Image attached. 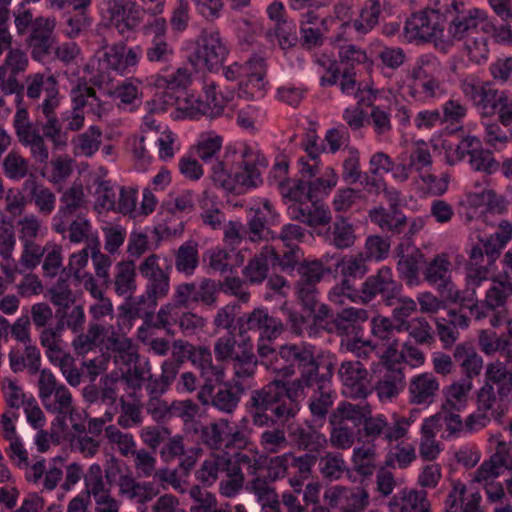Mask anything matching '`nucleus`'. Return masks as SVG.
Wrapping results in <instances>:
<instances>
[{"label":"nucleus","instance_id":"obj_44","mask_svg":"<svg viewBox=\"0 0 512 512\" xmlns=\"http://www.w3.org/2000/svg\"><path fill=\"white\" fill-rule=\"evenodd\" d=\"M338 180L339 176L331 166L326 167L322 173L319 172L315 177L306 178L312 199L320 201V198L328 196L332 189L336 187Z\"/></svg>","mask_w":512,"mask_h":512},{"label":"nucleus","instance_id":"obj_40","mask_svg":"<svg viewBox=\"0 0 512 512\" xmlns=\"http://www.w3.org/2000/svg\"><path fill=\"white\" fill-rule=\"evenodd\" d=\"M267 414L272 417L273 424L265 427H271L272 429H267L261 434L260 445L264 450L276 453L287 446V439L283 425L289 419L279 420L270 410L267 411Z\"/></svg>","mask_w":512,"mask_h":512},{"label":"nucleus","instance_id":"obj_9","mask_svg":"<svg viewBox=\"0 0 512 512\" xmlns=\"http://www.w3.org/2000/svg\"><path fill=\"white\" fill-rule=\"evenodd\" d=\"M460 89L482 117L496 115L499 107L503 106L502 101H507L505 92L495 89L490 82H479L473 78H466L461 81Z\"/></svg>","mask_w":512,"mask_h":512},{"label":"nucleus","instance_id":"obj_31","mask_svg":"<svg viewBox=\"0 0 512 512\" xmlns=\"http://www.w3.org/2000/svg\"><path fill=\"white\" fill-rule=\"evenodd\" d=\"M439 387V382L432 373H422L414 376L409 385L410 403L425 406L432 404Z\"/></svg>","mask_w":512,"mask_h":512},{"label":"nucleus","instance_id":"obj_41","mask_svg":"<svg viewBox=\"0 0 512 512\" xmlns=\"http://www.w3.org/2000/svg\"><path fill=\"white\" fill-rule=\"evenodd\" d=\"M498 390L499 395L508 396L512 389V371L503 362L489 363L485 373V384Z\"/></svg>","mask_w":512,"mask_h":512},{"label":"nucleus","instance_id":"obj_17","mask_svg":"<svg viewBox=\"0 0 512 512\" xmlns=\"http://www.w3.org/2000/svg\"><path fill=\"white\" fill-rule=\"evenodd\" d=\"M229 52L227 42L215 30L205 34L187 58L189 64H223Z\"/></svg>","mask_w":512,"mask_h":512},{"label":"nucleus","instance_id":"obj_62","mask_svg":"<svg viewBox=\"0 0 512 512\" xmlns=\"http://www.w3.org/2000/svg\"><path fill=\"white\" fill-rule=\"evenodd\" d=\"M469 165L473 171L491 175L500 169V163L494 158L493 152L484 149L483 145L469 158Z\"/></svg>","mask_w":512,"mask_h":512},{"label":"nucleus","instance_id":"obj_37","mask_svg":"<svg viewBox=\"0 0 512 512\" xmlns=\"http://www.w3.org/2000/svg\"><path fill=\"white\" fill-rule=\"evenodd\" d=\"M355 97L358 99V105L356 107L346 108L343 112V119L351 129L358 130L364 124L365 113L361 106H372V103L376 98V93L367 85L362 87V84L359 83Z\"/></svg>","mask_w":512,"mask_h":512},{"label":"nucleus","instance_id":"obj_32","mask_svg":"<svg viewBox=\"0 0 512 512\" xmlns=\"http://www.w3.org/2000/svg\"><path fill=\"white\" fill-rule=\"evenodd\" d=\"M278 253L271 246H264L261 252L255 255L243 270L245 279L251 284H259L268 276L269 266L275 267Z\"/></svg>","mask_w":512,"mask_h":512},{"label":"nucleus","instance_id":"obj_49","mask_svg":"<svg viewBox=\"0 0 512 512\" xmlns=\"http://www.w3.org/2000/svg\"><path fill=\"white\" fill-rule=\"evenodd\" d=\"M481 146L482 141L478 137L468 135L462 138L455 147L453 145L444 146L447 161L450 165H454L466 156L470 158Z\"/></svg>","mask_w":512,"mask_h":512},{"label":"nucleus","instance_id":"obj_50","mask_svg":"<svg viewBox=\"0 0 512 512\" xmlns=\"http://www.w3.org/2000/svg\"><path fill=\"white\" fill-rule=\"evenodd\" d=\"M115 292L118 295L132 294L136 290L135 265L133 261H121L116 265Z\"/></svg>","mask_w":512,"mask_h":512},{"label":"nucleus","instance_id":"obj_28","mask_svg":"<svg viewBox=\"0 0 512 512\" xmlns=\"http://www.w3.org/2000/svg\"><path fill=\"white\" fill-rule=\"evenodd\" d=\"M289 436L299 450H303L305 453H314L317 457L327 443L325 435L308 423L291 427Z\"/></svg>","mask_w":512,"mask_h":512},{"label":"nucleus","instance_id":"obj_54","mask_svg":"<svg viewBox=\"0 0 512 512\" xmlns=\"http://www.w3.org/2000/svg\"><path fill=\"white\" fill-rule=\"evenodd\" d=\"M330 380L323 387L319 381H315L314 387L317 388L320 396L311 400L309 408L315 422H320L319 426H322L323 421L332 406V400L330 397Z\"/></svg>","mask_w":512,"mask_h":512},{"label":"nucleus","instance_id":"obj_35","mask_svg":"<svg viewBox=\"0 0 512 512\" xmlns=\"http://www.w3.org/2000/svg\"><path fill=\"white\" fill-rule=\"evenodd\" d=\"M192 81V73L187 67L180 66L176 72L159 76L156 79L155 85L158 88H164V103L174 105L179 99L174 93L180 90H185Z\"/></svg>","mask_w":512,"mask_h":512},{"label":"nucleus","instance_id":"obj_57","mask_svg":"<svg viewBox=\"0 0 512 512\" xmlns=\"http://www.w3.org/2000/svg\"><path fill=\"white\" fill-rule=\"evenodd\" d=\"M226 465L221 455H213L206 459L195 472V477L203 486H212L218 479L221 468Z\"/></svg>","mask_w":512,"mask_h":512},{"label":"nucleus","instance_id":"obj_6","mask_svg":"<svg viewBox=\"0 0 512 512\" xmlns=\"http://www.w3.org/2000/svg\"><path fill=\"white\" fill-rule=\"evenodd\" d=\"M443 19L439 0H436L435 8H426L413 13L407 18L404 25V37L408 42H428L443 39L445 32Z\"/></svg>","mask_w":512,"mask_h":512},{"label":"nucleus","instance_id":"obj_11","mask_svg":"<svg viewBox=\"0 0 512 512\" xmlns=\"http://www.w3.org/2000/svg\"><path fill=\"white\" fill-rule=\"evenodd\" d=\"M221 383L203 382L198 393V399L203 405L211 404L218 411L231 414L238 407L245 389L238 381H235L234 385L228 383L221 385Z\"/></svg>","mask_w":512,"mask_h":512},{"label":"nucleus","instance_id":"obj_5","mask_svg":"<svg viewBox=\"0 0 512 512\" xmlns=\"http://www.w3.org/2000/svg\"><path fill=\"white\" fill-rule=\"evenodd\" d=\"M439 5L447 36L452 40L462 41L480 32L488 33L491 29L488 15L483 9L463 0H439Z\"/></svg>","mask_w":512,"mask_h":512},{"label":"nucleus","instance_id":"obj_36","mask_svg":"<svg viewBox=\"0 0 512 512\" xmlns=\"http://www.w3.org/2000/svg\"><path fill=\"white\" fill-rule=\"evenodd\" d=\"M190 361L200 370L203 382L223 381L224 367L221 364H213L211 351L207 347L195 346L190 354Z\"/></svg>","mask_w":512,"mask_h":512},{"label":"nucleus","instance_id":"obj_42","mask_svg":"<svg viewBox=\"0 0 512 512\" xmlns=\"http://www.w3.org/2000/svg\"><path fill=\"white\" fill-rule=\"evenodd\" d=\"M199 266L198 243L184 242L175 252V268L185 276H192Z\"/></svg>","mask_w":512,"mask_h":512},{"label":"nucleus","instance_id":"obj_55","mask_svg":"<svg viewBox=\"0 0 512 512\" xmlns=\"http://www.w3.org/2000/svg\"><path fill=\"white\" fill-rule=\"evenodd\" d=\"M305 152L307 157H299L297 164L299 167V174L304 178H312L319 174L320 168V154L324 151V147L318 145H305Z\"/></svg>","mask_w":512,"mask_h":512},{"label":"nucleus","instance_id":"obj_47","mask_svg":"<svg viewBox=\"0 0 512 512\" xmlns=\"http://www.w3.org/2000/svg\"><path fill=\"white\" fill-rule=\"evenodd\" d=\"M140 60V49L127 48L124 44H115L106 47L99 63L103 64H137Z\"/></svg>","mask_w":512,"mask_h":512},{"label":"nucleus","instance_id":"obj_14","mask_svg":"<svg viewBox=\"0 0 512 512\" xmlns=\"http://www.w3.org/2000/svg\"><path fill=\"white\" fill-rule=\"evenodd\" d=\"M512 297V282L505 279H494L491 287L486 291L482 301L484 318L489 317L493 327H499L507 319V303Z\"/></svg>","mask_w":512,"mask_h":512},{"label":"nucleus","instance_id":"obj_27","mask_svg":"<svg viewBox=\"0 0 512 512\" xmlns=\"http://www.w3.org/2000/svg\"><path fill=\"white\" fill-rule=\"evenodd\" d=\"M83 198L84 193L81 187H71L62 194L60 198L61 205L52 219V229L55 232L64 234L67 231V224L82 207Z\"/></svg>","mask_w":512,"mask_h":512},{"label":"nucleus","instance_id":"obj_12","mask_svg":"<svg viewBox=\"0 0 512 512\" xmlns=\"http://www.w3.org/2000/svg\"><path fill=\"white\" fill-rule=\"evenodd\" d=\"M339 57L342 64H374V61L379 59L382 64L397 65L405 61V54L401 48L382 45L371 47L369 55L354 45L344 46L340 48Z\"/></svg>","mask_w":512,"mask_h":512},{"label":"nucleus","instance_id":"obj_38","mask_svg":"<svg viewBox=\"0 0 512 512\" xmlns=\"http://www.w3.org/2000/svg\"><path fill=\"white\" fill-rule=\"evenodd\" d=\"M498 390L491 385H483L477 395L478 410L484 414L490 412V416L499 420L507 409L505 399Z\"/></svg>","mask_w":512,"mask_h":512},{"label":"nucleus","instance_id":"obj_52","mask_svg":"<svg viewBox=\"0 0 512 512\" xmlns=\"http://www.w3.org/2000/svg\"><path fill=\"white\" fill-rule=\"evenodd\" d=\"M223 144V138L219 135L208 134L202 137L197 144L196 153L197 156L203 161L204 164L210 165L212 171L213 164L221 162L218 160V153L221 150Z\"/></svg>","mask_w":512,"mask_h":512},{"label":"nucleus","instance_id":"obj_48","mask_svg":"<svg viewBox=\"0 0 512 512\" xmlns=\"http://www.w3.org/2000/svg\"><path fill=\"white\" fill-rule=\"evenodd\" d=\"M380 13V0H366L360 9L358 18L353 20V28L358 33H368L378 24Z\"/></svg>","mask_w":512,"mask_h":512},{"label":"nucleus","instance_id":"obj_10","mask_svg":"<svg viewBox=\"0 0 512 512\" xmlns=\"http://www.w3.org/2000/svg\"><path fill=\"white\" fill-rule=\"evenodd\" d=\"M237 326L241 336L248 330L259 331L258 344H270L285 330L283 320L275 313H269L267 308H255L247 315L238 317Z\"/></svg>","mask_w":512,"mask_h":512},{"label":"nucleus","instance_id":"obj_19","mask_svg":"<svg viewBox=\"0 0 512 512\" xmlns=\"http://www.w3.org/2000/svg\"><path fill=\"white\" fill-rule=\"evenodd\" d=\"M484 280H478L476 276L467 274L466 288L458 290L454 283L448 288L441 297L444 301L458 304L461 310H467L470 317L475 320L484 319V308L482 301L477 298L476 289Z\"/></svg>","mask_w":512,"mask_h":512},{"label":"nucleus","instance_id":"obj_3","mask_svg":"<svg viewBox=\"0 0 512 512\" xmlns=\"http://www.w3.org/2000/svg\"><path fill=\"white\" fill-rule=\"evenodd\" d=\"M267 166V159L256 147L245 143L227 145L221 162L213 164L212 180L215 186L234 192L237 185L256 186L260 168Z\"/></svg>","mask_w":512,"mask_h":512},{"label":"nucleus","instance_id":"obj_56","mask_svg":"<svg viewBox=\"0 0 512 512\" xmlns=\"http://www.w3.org/2000/svg\"><path fill=\"white\" fill-rule=\"evenodd\" d=\"M403 331H407L417 344H431L435 341L434 330L425 317L413 318L404 325Z\"/></svg>","mask_w":512,"mask_h":512},{"label":"nucleus","instance_id":"obj_23","mask_svg":"<svg viewBox=\"0 0 512 512\" xmlns=\"http://www.w3.org/2000/svg\"><path fill=\"white\" fill-rule=\"evenodd\" d=\"M395 251L399 258L397 262L399 278L409 287L418 286L421 283L420 271L426 262L425 254L416 247L402 250L400 245L395 248Z\"/></svg>","mask_w":512,"mask_h":512},{"label":"nucleus","instance_id":"obj_53","mask_svg":"<svg viewBox=\"0 0 512 512\" xmlns=\"http://www.w3.org/2000/svg\"><path fill=\"white\" fill-rule=\"evenodd\" d=\"M471 388L470 381L455 382L445 390L446 400L442 404L443 411H460L465 407L466 394Z\"/></svg>","mask_w":512,"mask_h":512},{"label":"nucleus","instance_id":"obj_59","mask_svg":"<svg viewBox=\"0 0 512 512\" xmlns=\"http://www.w3.org/2000/svg\"><path fill=\"white\" fill-rule=\"evenodd\" d=\"M228 428V420H220L204 426L200 432V439L211 449L218 450L224 445L225 432Z\"/></svg>","mask_w":512,"mask_h":512},{"label":"nucleus","instance_id":"obj_7","mask_svg":"<svg viewBox=\"0 0 512 512\" xmlns=\"http://www.w3.org/2000/svg\"><path fill=\"white\" fill-rule=\"evenodd\" d=\"M402 284L395 280L389 266H382L378 271L368 276L358 291L357 299L363 303L377 300L386 306H393L401 295Z\"/></svg>","mask_w":512,"mask_h":512},{"label":"nucleus","instance_id":"obj_63","mask_svg":"<svg viewBox=\"0 0 512 512\" xmlns=\"http://www.w3.org/2000/svg\"><path fill=\"white\" fill-rule=\"evenodd\" d=\"M297 272L300 278L296 285L313 287L321 281L325 269L320 261H303L298 264Z\"/></svg>","mask_w":512,"mask_h":512},{"label":"nucleus","instance_id":"obj_21","mask_svg":"<svg viewBox=\"0 0 512 512\" xmlns=\"http://www.w3.org/2000/svg\"><path fill=\"white\" fill-rule=\"evenodd\" d=\"M346 395L365 398L371 393L368 371L360 361H344L338 370Z\"/></svg>","mask_w":512,"mask_h":512},{"label":"nucleus","instance_id":"obj_46","mask_svg":"<svg viewBox=\"0 0 512 512\" xmlns=\"http://www.w3.org/2000/svg\"><path fill=\"white\" fill-rule=\"evenodd\" d=\"M234 375L238 379L251 378L257 368V358L252 352V345L246 339H243V349L241 353L235 354L233 358Z\"/></svg>","mask_w":512,"mask_h":512},{"label":"nucleus","instance_id":"obj_2","mask_svg":"<svg viewBox=\"0 0 512 512\" xmlns=\"http://www.w3.org/2000/svg\"><path fill=\"white\" fill-rule=\"evenodd\" d=\"M140 275L146 280L145 292L137 299L119 307L117 316L118 325L121 321L143 319L151 325L154 319V310L158 301L165 298L170 291V274L172 260L157 254L146 257L138 267Z\"/></svg>","mask_w":512,"mask_h":512},{"label":"nucleus","instance_id":"obj_51","mask_svg":"<svg viewBox=\"0 0 512 512\" xmlns=\"http://www.w3.org/2000/svg\"><path fill=\"white\" fill-rule=\"evenodd\" d=\"M19 142L30 149L32 158L40 163L46 164L49 159V150L45 144L44 137L40 134L39 128L31 132H22L18 138Z\"/></svg>","mask_w":512,"mask_h":512},{"label":"nucleus","instance_id":"obj_39","mask_svg":"<svg viewBox=\"0 0 512 512\" xmlns=\"http://www.w3.org/2000/svg\"><path fill=\"white\" fill-rule=\"evenodd\" d=\"M106 327L98 322H89L86 333L79 334L73 341L75 353L85 356L88 352L96 350L104 343Z\"/></svg>","mask_w":512,"mask_h":512},{"label":"nucleus","instance_id":"obj_60","mask_svg":"<svg viewBox=\"0 0 512 512\" xmlns=\"http://www.w3.org/2000/svg\"><path fill=\"white\" fill-rule=\"evenodd\" d=\"M219 288L220 284L211 278H204L199 284L195 283V306L201 303L207 307H214L217 302Z\"/></svg>","mask_w":512,"mask_h":512},{"label":"nucleus","instance_id":"obj_16","mask_svg":"<svg viewBox=\"0 0 512 512\" xmlns=\"http://www.w3.org/2000/svg\"><path fill=\"white\" fill-rule=\"evenodd\" d=\"M329 508L338 512H363L369 504V494L362 487L334 486L323 496Z\"/></svg>","mask_w":512,"mask_h":512},{"label":"nucleus","instance_id":"obj_25","mask_svg":"<svg viewBox=\"0 0 512 512\" xmlns=\"http://www.w3.org/2000/svg\"><path fill=\"white\" fill-rule=\"evenodd\" d=\"M287 457L288 482L293 488L294 493H301L304 482L312 476L313 467L316 465L319 457L314 453L296 455L291 452H287Z\"/></svg>","mask_w":512,"mask_h":512},{"label":"nucleus","instance_id":"obj_30","mask_svg":"<svg viewBox=\"0 0 512 512\" xmlns=\"http://www.w3.org/2000/svg\"><path fill=\"white\" fill-rule=\"evenodd\" d=\"M286 350L284 345H281L279 349H275L268 343H259L257 345L261 365L274 373L275 379L284 380L292 376Z\"/></svg>","mask_w":512,"mask_h":512},{"label":"nucleus","instance_id":"obj_15","mask_svg":"<svg viewBox=\"0 0 512 512\" xmlns=\"http://www.w3.org/2000/svg\"><path fill=\"white\" fill-rule=\"evenodd\" d=\"M104 8L110 23L115 26L120 34H124L137 26L142 21L145 9L141 8L133 0H104Z\"/></svg>","mask_w":512,"mask_h":512},{"label":"nucleus","instance_id":"obj_58","mask_svg":"<svg viewBox=\"0 0 512 512\" xmlns=\"http://www.w3.org/2000/svg\"><path fill=\"white\" fill-rule=\"evenodd\" d=\"M363 173L360 164V153L358 149L350 147L348 156L342 163L341 178L346 184L353 185L362 179Z\"/></svg>","mask_w":512,"mask_h":512},{"label":"nucleus","instance_id":"obj_26","mask_svg":"<svg viewBox=\"0 0 512 512\" xmlns=\"http://www.w3.org/2000/svg\"><path fill=\"white\" fill-rule=\"evenodd\" d=\"M368 311L362 308L348 307L338 310L333 333L341 340L364 334L363 324L368 320Z\"/></svg>","mask_w":512,"mask_h":512},{"label":"nucleus","instance_id":"obj_43","mask_svg":"<svg viewBox=\"0 0 512 512\" xmlns=\"http://www.w3.org/2000/svg\"><path fill=\"white\" fill-rule=\"evenodd\" d=\"M403 367H389L383 377L376 383L375 389L379 398L391 399L399 394L404 383Z\"/></svg>","mask_w":512,"mask_h":512},{"label":"nucleus","instance_id":"obj_64","mask_svg":"<svg viewBox=\"0 0 512 512\" xmlns=\"http://www.w3.org/2000/svg\"><path fill=\"white\" fill-rule=\"evenodd\" d=\"M338 310H333L329 305L322 303L310 316L312 317V326L315 327L316 334L324 331L328 334L333 333L337 320Z\"/></svg>","mask_w":512,"mask_h":512},{"label":"nucleus","instance_id":"obj_61","mask_svg":"<svg viewBox=\"0 0 512 512\" xmlns=\"http://www.w3.org/2000/svg\"><path fill=\"white\" fill-rule=\"evenodd\" d=\"M72 103L76 108L89 106L93 113L99 112L100 100L97 97L94 88L87 86L86 83L78 84L71 91Z\"/></svg>","mask_w":512,"mask_h":512},{"label":"nucleus","instance_id":"obj_33","mask_svg":"<svg viewBox=\"0 0 512 512\" xmlns=\"http://www.w3.org/2000/svg\"><path fill=\"white\" fill-rule=\"evenodd\" d=\"M354 410L364 415L357 426L359 428V441L372 442L380 436H384L386 417L382 414L372 416L369 405H355Z\"/></svg>","mask_w":512,"mask_h":512},{"label":"nucleus","instance_id":"obj_45","mask_svg":"<svg viewBox=\"0 0 512 512\" xmlns=\"http://www.w3.org/2000/svg\"><path fill=\"white\" fill-rule=\"evenodd\" d=\"M102 142V130L99 126L92 125L85 132L72 139L76 155L92 157L99 149Z\"/></svg>","mask_w":512,"mask_h":512},{"label":"nucleus","instance_id":"obj_20","mask_svg":"<svg viewBox=\"0 0 512 512\" xmlns=\"http://www.w3.org/2000/svg\"><path fill=\"white\" fill-rule=\"evenodd\" d=\"M195 282H183L174 287L171 300L161 306L156 320L151 325L155 328H166L167 317L170 319L177 318V311L182 309L194 308Z\"/></svg>","mask_w":512,"mask_h":512},{"label":"nucleus","instance_id":"obj_4","mask_svg":"<svg viewBox=\"0 0 512 512\" xmlns=\"http://www.w3.org/2000/svg\"><path fill=\"white\" fill-rule=\"evenodd\" d=\"M279 193L285 203L290 202V216L309 226H324L331 222L330 209L321 201L313 200L306 178L288 179L277 183Z\"/></svg>","mask_w":512,"mask_h":512},{"label":"nucleus","instance_id":"obj_1","mask_svg":"<svg viewBox=\"0 0 512 512\" xmlns=\"http://www.w3.org/2000/svg\"><path fill=\"white\" fill-rule=\"evenodd\" d=\"M291 374L299 372L293 381L274 379L262 388L253 390L246 402L247 411L258 426H269L273 419L270 410L279 420L293 418L300 410L299 402L304 398V389L312 388L315 381L321 386L332 377V365H321L314 356V347L306 344H285Z\"/></svg>","mask_w":512,"mask_h":512},{"label":"nucleus","instance_id":"obj_8","mask_svg":"<svg viewBox=\"0 0 512 512\" xmlns=\"http://www.w3.org/2000/svg\"><path fill=\"white\" fill-rule=\"evenodd\" d=\"M364 417L354 410V404L342 402L329 415L330 442L338 449L350 448L355 440L359 441L357 423Z\"/></svg>","mask_w":512,"mask_h":512},{"label":"nucleus","instance_id":"obj_13","mask_svg":"<svg viewBox=\"0 0 512 512\" xmlns=\"http://www.w3.org/2000/svg\"><path fill=\"white\" fill-rule=\"evenodd\" d=\"M337 271L339 270L343 279L340 284L334 286L330 292V299L337 301V297H347L351 301H356L358 291L355 288L354 281L362 278L368 271L366 259L360 254L357 257H344L336 263ZM342 303V300H338Z\"/></svg>","mask_w":512,"mask_h":512},{"label":"nucleus","instance_id":"obj_29","mask_svg":"<svg viewBox=\"0 0 512 512\" xmlns=\"http://www.w3.org/2000/svg\"><path fill=\"white\" fill-rule=\"evenodd\" d=\"M369 218L382 231L389 232L393 236L401 235L407 226V217L396 203L390 204L389 209L382 206L371 209Z\"/></svg>","mask_w":512,"mask_h":512},{"label":"nucleus","instance_id":"obj_34","mask_svg":"<svg viewBox=\"0 0 512 512\" xmlns=\"http://www.w3.org/2000/svg\"><path fill=\"white\" fill-rule=\"evenodd\" d=\"M23 191L28 201L34 202L40 213L49 215L54 210L56 200L54 193L39 183L34 174H30L23 182Z\"/></svg>","mask_w":512,"mask_h":512},{"label":"nucleus","instance_id":"obj_24","mask_svg":"<svg viewBox=\"0 0 512 512\" xmlns=\"http://www.w3.org/2000/svg\"><path fill=\"white\" fill-rule=\"evenodd\" d=\"M423 280L437 289L440 297L452 285L451 262L445 253L435 255L430 261L425 262Z\"/></svg>","mask_w":512,"mask_h":512},{"label":"nucleus","instance_id":"obj_18","mask_svg":"<svg viewBox=\"0 0 512 512\" xmlns=\"http://www.w3.org/2000/svg\"><path fill=\"white\" fill-rule=\"evenodd\" d=\"M500 255L501 252L487 237L479 238L468 250L467 274L476 276L478 280H486L490 268Z\"/></svg>","mask_w":512,"mask_h":512},{"label":"nucleus","instance_id":"obj_22","mask_svg":"<svg viewBox=\"0 0 512 512\" xmlns=\"http://www.w3.org/2000/svg\"><path fill=\"white\" fill-rule=\"evenodd\" d=\"M279 223V214L275 211L273 205L265 200L261 207L253 211L248 220V234L250 241L274 239L275 234L270 226Z\"/></svg>","mask_w":512,"mask_h":512}]
</instances>
